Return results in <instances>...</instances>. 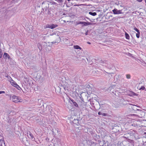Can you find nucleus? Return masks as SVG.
Here are the masks:
<instances>
[{
	"label": "nucleus",
	"instance_id": "obj_21",
	"mask_svg": "<svg viewBox=\"0 0 146 146\" xmlns=\"http://www.w3.org/2000/svg\"><path fill=\"white\" fill-rule=\"evenodd\" d=\"M125 36H129V35L127 34L126 32L125 33Z\"/></svg>",
	"mask_w": 146,
	"mask_h": 146
},
{
	"label": "nucleus",
	"instance_id": "obj_24",
	"mask_svg": "<svg viewBox=\"0 0 146 146\" xmlns=\"http://www.w3.org/2000/svg\"><path fill=\"white\" fill-rule=\"evenodd\" d=\"M126 39H129V37H126Z\"/></svg>",
	"mask_w": 146,
	"mask_h": 146
},
{
	"label": "nucleus",
	"instance_id": "obj_29",
	"mask_svg": "<svg viewBox=\"0 0 146 146\" xmlns=\"http://www.w3.org/2000/svg\"><path fill=\"white\" fill-rule=\"evenodd\" d=\"M144 134H146V132H145V133H144Z\"/></svg>",
	"mask_w": 146,
	"mask_h": 146
},
{
	"label": "nucleus",
	"instance_id": "obj_3",
	"mask_svg": "<svg viewBox=\"0 0 146 146\" xmlns=\"http://www.w3.org/2000/svg\"><path fill=\"white\" fill-rule=\"evenodd\" d=\"M122 10H117L116 9H114L112 10V12L114 14H119L122 13Z\"/></svg>",
	"mask_w": 146,
	"mask_h": 146
},
{
	"label": "nucleus",
	"instance_id": "obj_14",
	"mask_svg": "<svg viewBox=\"0 0 146 146\" xmlns=\"http://www.w3.org/2000/svg\"><path fill=\"white\" fill-rule=\"evenodd\" d=\"M29 135L30 136V137H31V138L32 139H33V138H34V137H33L32 134L30 132H29Z\"/></svg>",
	"mask_w": 146,
	"mask_h": 146
},
{
	"label": "nucleus",
	"instance_id": "obj_5",
	"mask_svg": "<svg viewBox=\"0 0 146 146\" xmlns=\"http://www.w3.org/2000/svg\"><path fill=\"white\" fill-rule=\"evenodd\" d=\"M134 29L137 32V33L136 34V36H139L140 35L139 30L136 27L134 28Z\"/></svg>",
	"mask_w": 146,
	"mask_h": 146
},
{
	"label": "nucleus",
	"instance_id": "obj_7",
	"mask_svg": "<svg viewBox=\"0 0 146 146\" xmlns=\"http://www.w3.org/2000/svg\"><path fill=\"white\" fill-rule=\"evenodd\" d=\"M13 86L16 88L18 90H20L21 89V87L16 83L13 84Z\"/></svg>",
	"mask_w": 146,
	"mask_h": 146
},
{
	"label": "nucleus",
	"instance_id": "obj_19",
	"mask_svg": "<svg viewBox=\"0 0 146 146\" xmlns=\"http://www.w3.org/2000/svg\"><path fill=\"white\" fill-rule=\"evenodd\" d=\"M133 95L136 96H137L138 95V94L135 93L134 92H133Z\"/></svg>",
	"mask_w": 146,
	"mask_h": 146
},
{
	"label": "nucleus",
	"instance_id": "obj_4",
	"mask_svg": "<svg viewBox=\"0 0 146 146\" xmlns=\"http://www.w3.org/2000/svg\"><path fill=\"white\" fill-rule=\"evenodd\" d=\"M4 139V138L0 139V146H6Z\"/></svg>",
	"mask_w": 146,
	"mask_h": 146
},
{
	"label": "nucleus",
	"instance_id": "obj_13",
	"mask_svg": "<svg viewBox=\"0 0 146 146\" xmlns=\"http://www.w3.org/2000/svg\"><path fill=\"white\" fill-rule=\"evenodd\" d=\"M137 88L139 90H144L145 89V87L143 86H142L140 88H139L137 87Z\"/></svg>",
	"mask_w": 146,
	"mask_h": 146
},
{
	"label": "nucleus",
	"instance_id": "obj_16",
	"mask_svg": "<svg viewBox=\"0 0 146 146\" xmlns=\"http://www.w3.org/2000/svg\"><path fill=\"white\" fill-rule=\"evenodd\" d=\"M131 77V76L130 74H127L126 75V78H127L129 79Z\"/></svg>",
	"mask_w": 146,
	"mask_h": 146
},
{
	"label": "nucleus",
	"instance_id": "obj_28",
	"mask_svg": "<svg viewBox=\"0 0 146 146\" xmlns=\"http://www.w3.org/2000/svg\"><path fill=\"white\" fill-rule=\"evenodd\" d=\"M136 115V116L137 115H134H134Z\"/></svg>",
	"mask_w": 146,
	"mask_h": 146
},
{
	"label": "nucleus",
	"instance_id": "obj_8",
	"mask_svg": "<svg viewBox=\"0 0 146 146\" xmlns=\"http://www.w3.org/2000/svg\"><path fill=\"white\" fill-rule=\"evenodd\" d=\"M58 26V25L56 24H51V28L50 29H54Z\"/></svg>",
	"mask_w": 146,
	"mask_h": 146
},
{
	"label": "nucleus",
	"instance_id": "obj_23",
	"mask_svg": "<svg viewBox=\"0 0 146 146\" xmlns=\"http://www.w3.org/2000/svg\"><path fill=\"white\" fill-rule=\"evenodd\" d=\"M138 2H141L142 0H137Z\"/></svg>",
	"mask_w": 146,
	"mask_h": 146
},
{
	"label": "nucleus",
	"instance_id": "obj_1",
	"mask_svg": "<svg viewBox=\"0 0 146 146\" xmlns=\"http://www.w3.org/2000/svg\"><path fill=\"white\" fill-rule=\"evenodd\" d=\"M12 98L13 101L15 103L22 102V100L19 97L13 96H12Z\"/></svg>",
	"mask_w": 146,
	"mask_h": 146
},
{
	"label": "nucleus",
	"instance_id": "obj_6",
	"mask_svg": "<svg viewBox=\"0 0 146 146\" xmlns=\"http://www.w3.org/2000/svg\"><path fill=\"white\" fill-rule=\"evenodd\" d=\"M3 57L5 58H8L9 59L10 58V56H9V55L8 54L6 53H4Z\"/></svg>",
	"mask_w": 146,
	"mask_h": 146
},
{
	"label": "nucleus",
	"instance_id": "obj_17",
	"mask_svg": "<svg viewBox=\"0 0 146 146\" xmlns=\"http://www.w3.org/2000/svg\"><path fill=\"white\" fill-rule=\"evenodd\" d=\"M16 83L14 82V81L13 80L11 81V83L12 85L13 86V84H14L15 83Z\"/></svg>",
	"mask_w": 146,
	"mask_h": 146
},
{
	"label": "nucleus",
	"instance_id": "obj_10",
	"mask_svg": "<svg viewBox=\"0 0 146 146\" xmlns=\"http://www.w3.org/2000/svg\"><path fill=\"white\" fill-rule=\"evenodd\" d=\"M74 49H81V48H80L79 46L78 45H75L74 46Z\"/></svg>",
	"mask_w": 146,
	"mask_h": 146
},
{
	"label": "nucleus",
	"instance_id": "obj_22",
	"mask_svg": "<svg viewBox=\"0 0 146 146\" xmlns=\"http://www.w3.org/2000/svg\"><path fill=\"white\" fill-rule=\"evenodd\" d=\"M102 113H101V112L99 111V112H98V114L99 115H102Z\"/></svg>",
	"mask_w": 146,
	"mask_h": 146
},
{
	"label": "nucleus",
	"instance_id": "obj_25",
	"mask_svg": "<svg viewBox=\"0 0 146 146\" xmlns=\"http://www.w3.org/2000/svg\"><path fill=\"white\" fill-rule=\"evenodd\" d=\"M87 43L88 44H91V43L90 42H87Z\"/></svg>",
	"mask_w": 146,
	"mask_h": 146
},
{
	"label": "nucleus",
	"instance_id": "obj_26",
	"mask_svg": "<svg viewBox=\"0 0 146 146\" xmlns=\"http://www.w3.org/2000/svg\"><path fill=\"white\" fill-rule=\"evenodd\" d=\"M145 0V3H146V0Z\"/></svg>",
	"mask_w": 146,
	"mask_h": 146
},
{
	"label": "nucleus",
	"instance_id": "obj_9",
	"mask_svg": "<svg viewBox=\"0 0 146 146\" xmlns=\"http://www.w3.org/2000/svg\"><path fill=\"white\" fill-rule=\"evenodd\" d=\"M71 101L73 103L74 105L76 107H78V105L77 103L75 102L73 100H71Z\"/></svg>",
	"mask_w": 146,
	"mask_h": 146
},
{
	"label": "nucleus",
	"instance_id": "obj_20",
	"mask_svg": "<svg viewBox=\"0 0 146 146\" xmlns=\"http://www.w3.org/2000/svg\"><path fill=\"white\" fill-rule=\"evenodd\" d=\"M5 93V92L4 91H0V94H4Z\"/></svg>",
	"mask_w": 146,
	"mask_h": 146
},
{
	"label": "nucleus",
	"instance_id": "obj_15",
	"mask_svg": "<svg viewBox=\"0 0 146 146\" xmlns=\"http://www.w3.org/2000/svg\"><path fill=\"white\" fill-rule=\"evenodd\" d=\"M3 55V53L2 51V50L0 49V58H1L2 57Z\"/></svg>",
	"mask_w": 146,
	"mask_h": 146
},
{
	"label": "nucleus",
	"instance_id": "obj_27",
	"mask_svg": "<svg viewBox=\"0 0 146 146\" xmlns=\"http://www.w3.org/2000/svg\"><path fill=\"white\" fill-rule=\"evenodd\" d=\"M68 1H69L70 0H67Z\"/></svg>",
	"mask_w": 146,
	"mask_h": 146
},
{
	"label": "nucleus",
	"instance_id": "obj_12",
	"mask_svg": "<svg viewBox=\"0 0 146 146\" xmlns=\"http://www.w3.org/2000/svg\"><path fill=\"white\" fill-rule=\"evenodd\" d=\"M51 28V25L47 24L44 27L45 29L49 28L50 29Z\"/></svg>",
	"mask_w": 146,
	"mask_h": 146
},
{
	"label": "nucleus",
	"instance_id": "obj_11",
	"mask_svg": "<svg viewBox=\"0 0 146 146\" xmlns=\"http://www.w3.org/2000/svg\"><path fill=\"white\" fill-rule=\"evenodd\" d=\"M89 13V14L93 16H95L96 15V12H90Z\"/></svg>",
	"mask_w": 146,
	"mask_h": 146
},
{
	"label": "nucleus",
	"instance_id": "obj_18",
	"mask_svg": "<svg viewBox=\"0 0 146 146\" xmlns=\"http://www.w3.org/2000/svg\"><path fill=\"white\" fill-rule=\"evenodd\" d=\"M102 115L104 116H106L107 115V114L106 113H102Z\"/></svg>",
	"mask_w": 146,
	"mask_h": 146
},
{
	"label": "nucleus",
	"instance_id": "obj_30",
	"mask_svg": "<svg viewBox=\"0 0 146 146\" xmlns=\"http://www.w3.org/2000/svg\"><path fill=\"white\" fill-rule=\"evenodd\" d=\"M145 91H146V89L145 90Z\"/></svg>",
	"mask_w": 146,
	"mask_h": 146
},
{
	"label": "nucleus",
	"instance_id": "obj_2",
	"mask_svg": "<svg viewBox=\"0 0 146 146\" xmlns=\"http://www.w3.org/2000/svg\"><path fill=\"white\" fill-rule=\"evenodd\" d=\"M95 23H91L90 22H86L83 21H80L77 23L78 24H81L83 25L84 26H88L89 25H94L96 24Z\"/></svg>",
	"mask_w": 146,
	"mask_h": 146
}]
</instances>
